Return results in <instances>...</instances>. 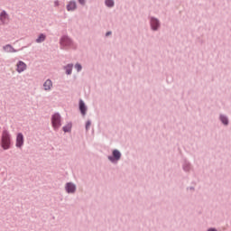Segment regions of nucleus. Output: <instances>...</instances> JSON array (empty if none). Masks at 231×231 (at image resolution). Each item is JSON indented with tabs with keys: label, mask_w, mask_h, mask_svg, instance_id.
Instances as JSON below:
<instances>
[{
	"label": "nucleus",
	"mask_w": 231,
	"mask_h": 231,
	"mask_svg": "<svg viewBox=\"0 0 231 231\" xmlns=\"http://www.w3.org/2000/svg\"><path fill=\"white\" fill-rule=\"evenodd\" d=\"M1 146L5 151L10 149V134L8 131H4L2 134Z\"/></svg>",
	"instance_id": "1"
},
{
	"label": "nucleus",
	"mask_w": 231,
	"mask_h": 231,
	"mask_svg": "<svg viewBox=\"0 0 231 231\" xmlns=\"http://www.w3.org/2000/svg\"><path fill=\"white\" fill-rule=\"evenodd\" d=\"M52 127H54V129H59V127H60V115L59 114H54L52 116Z\"/></svg>",
	"instance_id": "2"
},
{
	"label": "nucleus",
	"mask_w": 231,
	"mask_h": 231,
	"mask_svg": "<svg viewBox=\"0 0 231 231\" xmlns=\"http://www.w3.org/2000/svg\"><path fill=\"white\" fill-rule=\"evenodd\" d=\"M26 68V63H24L23 61H18V63L16 64V71L18 73H23V71H25Z\"/></svg>",
	"instance_id": "3"
},
{
	"label": "nucleus",
	"mask_w": 231,
	"mask_h": 231,
	"mask_svg": "<svg viewBox=\"0 0 231 231\" xmlns=\"http://www.w3.org/2000/svg\"><path fill=\"white\" fill-rule=\"evenodd\" d=\"M24 144V136L23 134H18L16 137V147H23Z\"/></svg>",
	"instance_id": "4"
},
{
	"label": "nucleus",
	"mask_w": 231,
	"mask_h": 231,
	"mask_svg": "<svg viewBox=\"0 0 231 231\" xmlns=\"http://www.w3.org/2000/svg\"><path fill=\"white\" fill-rule=\"evenodd\" d=\"M66 190L67 192L69 194H73V192H75V190H77V187L75 186V184L69 182L66 185Z\"/></svg>",
	"instance_id": "5"
},
{
	"label": "nucleus",
	"mask_w": 231,
	"mask_h": 231,
	"mask_svg": "<svg viewBox=\"0 0 231 231\" xmlns=\"http://www.w3.org/2000/svg\"><path fill=\"white\" fill-rule=\"evenodd\" d=\"M71 40L68 37H63L60 41V45L63 46V47H66V46H71Z\"/></svg>",
	"instance_id": "6"
},
{
	"label": "nucleus",
	"mask_w": 231,
	"mask_h": 231,
	"mask_svg": "<svg viewBox=\"0 0 231 231\" xmlns=\"http://www.w3.org/2000/svg\"><path fill=\"white\" fill-rule=\"evenodd\" d=\"M43 88H44L45 91H50V89H51V88H53V83L51 82V79H47L43 84Z\"/></svg>",
	"instance_id": "7"
},
{
	"label": "nucleus",
	"mask_w": 231,
	"mask_h": 231,
	"mask_svg": "<svg viewBox=\"0 0 231 231\" xmlns=\"http://www.w3.org/2000/svg\"><path fill=\"white\" fill-rule=\"evenodd\" d=\"M79 111L83 115V116L86 115V111H88V108L86 107V104H84V101H79Z\"/></svg>",
	"instance_id": "8"
},
{
	"label": "nucleus",
	"mask_w": 231,
	"mask_h": 231,
	"mask_svg": "<svg viewBox=\"0 0 231 231\" xmlns=\"http://www.w3.org/2000/svg\"><path fill=\"white\" fill-rule=\"evenodd\" d=\"M6 19H8V14H6V11H2L0 14V21L4 24L6 23Z\"/></svg>",
	"instance_id": "9"
},
{
	"label": "nucleus",
	"mask_w": 231,
	"mask_h": 231,
	"mask_svg": "<svg viewBox=\"0 0 231 231\" xmlns=\"http://www.w3.org/2000/svg\"><path fill=\"white\" fill-rule=\"evenodd\" d=\"M151 26L152 30H158V26H160V23L158 22V20L152 18Z\"/></svg>",
	"instance_id": "10"
},
{
	"label": "nucleus",
	"mask_w": 231,
	"mask_h": 231,
	"mask_svg": "<svg viewBox=\"0 0 231 231\" xmlns=\"http://www.w3.org/2000/svg\"><path fill=\"white\" fill-rule=\"evenodd\" d=\"M4 50H5V51H6L7 53H15V51H15V49H14V47H12V45H5V47H4Z\"/></svg>",
	"instance_id": "11"
},
{
	"label": "nucleus",
	"mask_w": 231,
	"mask_h": 231,
	"mask_svg": "<svg viewBox=\"0 0 231 231\" xmlns=\"http://www.w3.org/2000/svg\"><path fill=\"white\" fill-rule=\"evenodd\" d=\"M77 8V4L75 2H69V5H67V10L68 12H71Z\"/></svg>",
	"instance_id": "12"
},
{
	"label": "nucleus",
	"mask_w": 231,
	"mask_h": 231,
	"mask_svg": "<svg viewBox=\"0 0 231 231\" xmlns=\"http://www.w3.org/2000/svg\"><path fill=\"white\" fill-rule=\"evenodd\" d=\"M113 156H114L115 160L118 161V160H120L122 153H120V152H118V150H114Z\"/></svg>",
	"instance_id": "13"
},
{
	"label": "nucleus",
	"mask_w": 231,
	"mask_h": 231,
	"mask_svg": "<svg viewBox=\"0 0 231 231\" xmlns=\"http://www.w3.org/2000/svg\"><path fill=\"white\" fill-rule=\"evenodd\" d=\"M45 40H46V35H44V34H40V36H39L38 39L36 40V42H44Z\"/></svg>",
	"instance_id": "14"
},
{
	"label": "nucleus",
	"mask_w": 231,
	"mask_h": 231,
	"mask_svg": "<svg viewBox=\"0 0 231 231\" xmlns=\"http://www.w3.org/2000/svg\"><path fill=\"white\" fill-rule=\"evenodd\" d=\"M65 69H66L67 75H71V71H72V69H73V65H68V66L65 68Z\"/></svg>",
	"instance_id": "15"
},
{
	"label": "nucleus",
	"mask_w": 231,
	"mask_h": 231,
	"mask_svg": "<svg viewBox=\"0 0 231 231\" xmlns=\"http://www.w3.org/2000/svg\"><path fill=\"white\" fill-rule=\"evenodd\" d=\"M220 120H221L222 123L225 124V125H228V119L226 118V116H221Z\"/></svg>",
	"instance_id": "16"
},
{
	"label": "nucleus",
	"mask_w": 231,
	"mask_h": 231,
	"mask_svg": "<svg viewBox=\"0 0 231 231\" xmlns=\"http://www.w3.org/2000/svg\"><path fill=\"white\" fill-rule=\"evenodd\" d=\"M64 133H69L71 131V125H67L66 126H63Z\"/></svg>",
	"instance_id": "17"
},
{
	"label": "nucleus",
	"mask_w": 231,
	"mask_h": 231,
	"mask_svg": "<svg viewBox=\"0 0 231 231\" xmlns=\"http://www.w3.org/2000/svg\"><path fill=\"white\" fill-rule=\"evenodd\" d=\"M106 6H109V7L115 6V1H113V0H106Z\"/></svg>",
	"instance_id": "18"
},
{
	"label": "nucleus",
	"mask_w": 231,
	"mask_h": 231,
	"mask_svg": "<svg viewBox=\"0 0 231 231\" xmlns=\"http://www.w3.org/2000/svg\"><path fill=\"white\" fill-rule=\"evenodd\" d=\"M75 68H76L77 71H80L82 69V65L78 63L75 65Z\"/></svg>",
	"instance_id": "19"
},
{
	"label": "nucleus",
	"mask_w": 231,
	"mask_h": 231,
	"mask_svg": "<svg viewBox=\"0 0 231 231\" xmlns=\"http://www.w3.org/2000/svg\"><path fill=\"white\" fill-rule=\"evenodd\" d=\"M91 125V122L88 121L86 124V128L88 129V127H90Z\"/></svg>",
	"instance_id": "20"
},
{
	"label": "nucleus",
	"mask_w": 231,
	"mask_h": 231,
	"mask_svg": "<svg viewBox=\"0 0 231 231\" xmlns=\"http://www.w3.org/2000/svg\"><path fill=\"white\" fill-rule=\"evenodd\" d=\"M108 160H110V162H114L115 161V159L113 157H111V156L108 157Z\"/></svg>",
	"instance_id": "21"
},
{
	"label": "nucleus",
	"mask_w": 231,
	"mask_h": 231,
	"mask_svg": "<svg viewBox=\"0 0 231 231\" xmlns=\"http://www.w3.org/2000/svg\"><path fill=\"white\" fill-rule=\"evenodd\" d=\"M79 2L80 3V5H84V3H85L84 0H79Z\"/></svg>",
	"instance_id": "22"
},
{
	"label": "nucleus",
	"mask_w": 231,
	"mask_h": 231,
	"mask_svg": "<svg viewBox=\"0 0 231 231\" xmlns=\"http://www.w3.org/2000/svg\"><path fill=\"white\" fill-rule=\"evenodd\" d=\"M208 231H217L215 228H210Z\"/></svg>",
	"instance_id": "23"
},
{
	"label": "nucleus",
	"mask_w": 231,
	"mask_h": 231,
	"mask_svg": "<svg viewBox=\"0 0 231 231\" xmlns=\"http://www.w3.org/2000/svg\"><path fill=\"white\" fill-rule=\"evenodd\" d=\"M111 35V32H106V37Z\"/></svg>",
	"instance_id": "24"
}]
</instances>
